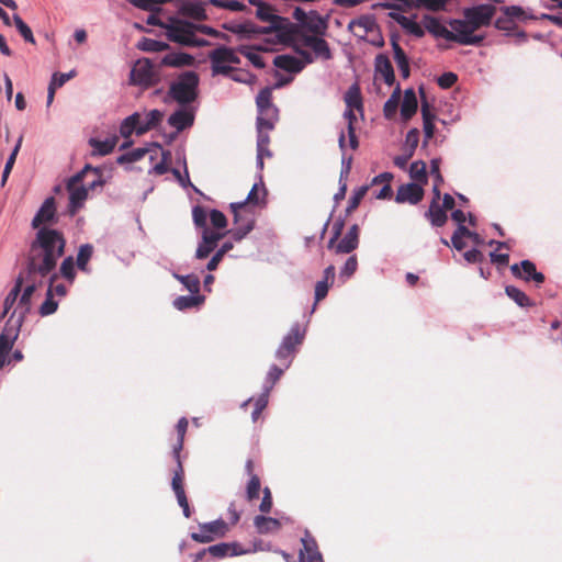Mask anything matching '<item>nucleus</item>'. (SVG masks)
<instances>
[{
  "instance_id": "680f3d73",
  "label": "nucleus",
  "mask_w": 562,
  "mask_h": 562,
  "mask_svg": "<svg viewBox=\"0 0 562 562\" xmlns=\"http://www.w3.org/2000/svg\"><path fill=\"white\" fill-rule=\"evenodd\" d=\"M226 233L220 232V229L212 231L209 227H204L202 229V239L207 241V244L213 245L216 247L217 243L225 236Z\"/></svg>"
},
{
  "instance_id": "ddd939ff",
  "label": "nucleus",
  "mask_w": 562,
  "mask_h": 562,
  "mask_svg": "<svg viewBox=\"0 0 562 562\" xmlns=\"http://www.w3.org/2000/svg\"><path fill=\"white\" fill-rule=\"evenodd\" d=\"M227 531V525L222 519L199 525V532H192L191 538L199 543H209L215 538L224 537Z\"/></svg>"
},
{
  "instance_id": "aec40b11",
  "label": "nucleus",
  "mask_w": 562,
  "mask_h": 562,
  "mask_svg": "<svg viewBox=\"0 0 562 562\" xmlns=\"http://www.w3.org/2000/svg\"><path fill=\"white\" fill-rule=\"evenodd\" d=\"M348 30L359 38H364L369 33L376 30V23L372 15H362L358 19L351 20L348 24Z\"/></svg>"
},
{
  "instance_id": "c9c22d12",
  "label": "nucleus",
  "mask_w": 562,
  "mask_h": 562,
  "mask_svg": "<svg viewBox=\"0 0 562 562\" xmlns=\"http://www.w3.org/2000/svg\"><path fill=\"white\" fill-rule=\"evenodd\" d=\"M172 277L181 282V284L191 293V294H198L200 292V279L195 274H179L176 272H172Z\"/></svg>"
},
{
  "instance_id": "ea45409f",
  "label": "nucleus",
  "mask_w": 562,
  "mask_h": 562,
  "mask_svg": "<svg viewBox=\"0 0 562 562\" xmlns=\"http://www.w3.org/2000/svg\"><path fill=\"white\" fill-rule=\"evenodd\" d=\"M400 98H401V90H400V87H397L393 91L391 97L386 100V102L384 103L383 113L386 119L390 120L395 115L397 108H398Z\"/></svg>"
},
{
  "instance_id": "0eeeda50",
  "label": "nucleus",
  "mask_w": 562,
  "mask_h": 562,
  "mask_svg": "<svg viewBox=\"0 0 562 562\" xmlns=\"http://www.w3.org/2000/svg\"><path fill=\"white\" fill-rule=\"evenodd\" d=\"M98 172V168H93L90 165H86L85 168L74 175L67 181L66 188L69 193V205L68 212L74 216L85 204L88 199V188L82 183L87 171Z\"/></svg>"
},
{
  "instance_id": "f704fd0d",
  "label": "nucleus",
  "mask_w": 562,
  "mask_h": 562,
  "mask_svg": "<svg viewBox=\"0 0 562 562\" xmlns=\"http://www.w3.org/2000/svg\"><path fill=\"white\" fill-rule=\"evenodd\" d=\"M138 122H139V115L138 112H135L124 119L120 126V134L124 138H128L134 132L138 135Z\"/></svg>"
},
{
  "instance_id": "bb28decb",
  "label": "nucleus",
  "mask_w": 562,
  "mask_h": 562,
  "mask_svg": "<svg viewBox=\"0 0 562 562\" xmlns=\"http://www.w3.org/2000/svg\"><path fill=\"white\" fill-rule=\"evenodd\" d=\"M418 102L413 89L404 92V99L401 105V116L404 121H408L417 111Z\"/></svg>"
},
{
  "instance_id": "4d7b16f0",
  "label": "nucleus",
  "mask_w": 562,
  "mask_h": 562,
  "mask_svg": "<svg viewBox=\"0 0 562 562\" xmlns=\"http://www.w3.org/2000/svg\"><path fill=\"white\" fill-rule=\"evenodd\" d=\"M76 76L75 70H70L69 72H54L50 79L49 85L55 87L56 89L63 87L68 80Z\"/></svg>"
},
{
  "instance_id": "774afa93",
  "label": "nucleus",
  "mask_w": 562,
  "mask_h": 562,
  "mask_svg": "<svg viewBox=\"0 0 562 562\" xmlns=\"http://www.w3.org/2000/svg\"><path fill=\"white\" fill-rule=\"evenodd\" d=\"M215 249V247L211 244H207L204 239L201 238V241L199 243L196 250H195V258L196 259H205L210 256V254Z\"/></svg>"
},
{
  "instance_id": "20e7f679",
  "label": "nucleus",
  "mask_w": 562,
  "mask_h": 562,
  "mask_svg": "<svg viewBox=\"0 0 562 562\" xmlns=\"http://www.w3.org/2000/svg\"><path fill=\"white\" fill-rule=\"evenodd\" d=\"M215 36L217 32L207 25H199L184 20L172 21L168 25V40L184 46L202 47L209 45L206 40L198 37L196 33Z\"/></svg>"
},
{
  "instance_id": "a18cd8bd",
  "label": "nucleus",
  "mask_w": 562,
  "mask_h": 562,
  "mask_svg": "<svg viewBox=\"0 0 562 562\" xmlns=\"http://www.w3.org/2000/svg\"><path fill=\"white\" fill-rule=\"evenodd\" d=\"M93 254V247L90 244H85L79 247L77 254V266L80 270L86 271L87 265Z\"/></svg>"
},
{
  "instance_id": "6e6552de",
  "label": "nucleus",
  "mask_w": 562,
  "mask_h": 562,
  "mask_svg": "<svg viewBox=\"0 0 562 562\" xmlns=\"http://www.w3.org/2000/svg\"><path fill=\"white\" fill-rule=\"evenodd\" d=\"M272 89H262L257 98L256 104L258 108L257 127H266L267 130H273L279 119V111L276 105L271 102Z\"/></svg>"
},
{
  "instance_id": "49530a36",
  "label": "nucleus",
  "mask_w": 562,
  "mask_h": 562,
  "mask_svg": "<svg viewBox=\"0 0 562 562\" xmlns=\"http://www.w3.org/2000/svg\"><path fill=\"white\" fill-rule=\"evenodd\" d=\"M13 22H14L16 30L22 35V37L26 42L34 44L35 40H34L33 33H32L31 29L29 27V25L20 18V15L14 14Z\"/></svg>"
},
{
  "instance_id": "3c124183",
  "label": "nucleus",
  "mask_w": 562,
  "mask_h": 562,
  "mask_svg": "<svg viewBox=\"0 0 562 562\" xmlns=\"http://www.w3.org/2000/svg\"><path fill=\"white\" fill-rule=\"evenodd\" d=\"M419 142V131L417 128H412L407 132L404 143V151H409L414 155L415 149Z\"/></svg>"
},
{
  "instance_id": "c756f323",
  "label": "nucleus",
  "mask_w": 562,
  "mask_h": 562,
  "mask_svg": "<svg viewBox=\"0 0 562 562\" xmlns=\"http://www.w3.org/2000/svg\"><path fill=\"white\" fill-rule=\"evenodd\" d=\"M254 525L259 533H269L280 528L281 524L278 519L266 516H256Z\"/></svg>"
},
{
  "instance_id": "cd10ccee",
  "label": "nucleus",
  "mask_w": 562,
  "mask_h": 562,
  "mask_svg": "<svg viewBox=\"0 0 562 562\" xmlns=\"http://www.w3.org/2000/svg\"><path fill=\"white\" fill-rule=\"evenodd\" d=\"M116 143V136L108 137L103 140L97 138L89 139V145L92 147L93 156H105L110 154L114 149Z\"/></svg>"
},
{
  "instance_id": "473e14b6",
  "label": "nucleus",
  "mask_w": 562,
  "mask_h": 562,
  "mask_svg": "<svg viewBox=\"0 0 562 562\" xmlns=\"http://www.w3.org/2000/svg\"><path fill=\"white\" fill-rule=\"evenodd\" d=\"M522 277L521 279L525 281L533 280L536 283H542L544 280V276L541 272H538L536 266L530 260H522L520 262Z\"/></svg>"
},
{
  "instance_id": "423d86ee",
  "label": "nucleus",
  "mask_w": 562,
  "mask_h": 562,
  "mask_svg": "<svg viewBox=\"0 0 562 562\" xmlns=\"http://www.w3.org/2000/svg\"><path fill=\"white\" fill-rule=\"evenodd\" d=\"M199 76L186 71L171 82L168 95L179 105H189L198 98Z\"/></svg>"
},
{
  "instance_id": "864d4df0",
  "label": "nucleus",
  "mask_w": 562,
  "mask_h": 562,
  "mask_svg": "<svg viewBox=\"0 0 562 562\" xmlns=\"http://www.w3.org/2000/svg\"><path fill=\"white\" fill-rule=\"evenodd\" d=\"M254 229V222L248 221L245 224L239 225L238 227L231 229L228 233L232 235L234 240L240 241L245 238L251 231Z\"/></svg>"
},
{
  "instance_id": "4c0bfd02",
  "label": "nucleus",
  "mask_w": 562,
  "mask_h": 562,
  "mask_svg": "<svg viewBox=\"0 0 562 562\" xmlns=\"http://www.w3.org/2000/svg\"><path fill=\"white\" fill-rule=\"evenodd\" d=\"M238 52L244 55L255 67L263 68L266 63L262 58L261 52L259 48L249 47V46H240Z\"/></svg>"
},
{
  "instance_id": "0e129e2a",
  "label": "nucleus",
  "mask_w": 562,
  "mask_h": 562,
  "mask_svg": "<svg viewBox=\"0 0 562 562\" xmlns=\"http://www.w3.org/2000/svg\"><path fill=\"white\" fill-rule=\"evenodd\" d=\"M358 261L356 256H350L340 269V278H350L357 270Z\"/></svg>"
},
{
  "instance_id": "13d9d810",
  "label": "nucleus",
  "mask_w": 562,
  "mask_h": 562,
  "mask_svg": "<svg viewBox=\"0 0 562 562\" xmlns=\"http://www.w3.org/2000/svg\"><path fill=\"white\" fill-rule=\"evenodd\" d=\"M148 153V149L145 148H136L132 151H128L117 158L119 164L123 162H134L143 158Z\"/></svg>"
},
{
  "instance_id": "a878e982",
  "label": "nucleus",
  "mask_w": 562,
  "mask_h": 562,
  "mask_svg": "<svg viewBox=\"0 0 562 562\" xmlns=\"http://www.w3.org/2000/svg\"><path fill=\"white\" fill-rule=\"evenodd\" d=\"M305 333L300 329L299 324H294L288 335L282 339L280 346L286 348L290 353L295 352V348L302 344Z\"/></svg>"
},
{
  "instance_id": "f257e3e1",
  "label": "nucleus",
  "mask_w": 562,
  "mask_h": 562,
  "mask_svg": "<svg viewBox=\"0 0 562 562\" xmlns=\"http://www.w3.org/2000/svg\"><path fill=\"white\" fill-rule=\"evenodd\" d=\"M65 239L59 232L43 227L36 234V240L32 245L34 255L30 262V270L41 276L48 274L63 256Z\"/></svg>"
},
{
  "instance_id": "8fccbe9b",
  "label": "nucleus",
  "mask_w": 562,
  "mask_h": 562,
  "mask_svg": "<svg viewBox=\"0 0 562 562\" xmlns=\"http://www.w3.org/2000/svg\"><path fill=\"white\" fill-rule=\"evenodd\" d=\"M156 151L160 153L161 160L157 162L149 172H155L156 175H164L168 170L167 162L171 158V154L170 151H165L160 146L156 147Z\"/></svg>"
},
{
  "instance_id": "1a4fd4ad",
  "label": "nucleus",
  "mask_w": 562,
  "mask_h": 562,
  "mask_svg": "<svg viewBox=\"0 0 562 562\" xmlns=\"http://www.w3.org/2000/svg\"><path fill=\"white\" fill-rule=\"evenodd\" d=\"M209 58L213 76L228 75L233 70L232 65L240 63L236 50L226 46H220L213 49L209 54Z\"/></svg>"
},
{
  "instance_id": "412c9836",
  "label": "nucleus",
  "mask_w": 562,
  "mask_h": 562,
  "mask_svg": "<svg viewBox=\"0 0 562 562\" xmlns=\"http://www.w3.org/2000/svg\"><path fill=\"white\" fill-rule=\"evenodd\" d=\"M205 7V1L187 0L181 3L179 12L182 15L189 16L193 20L203 21L207 19Z\"/></svg>"
},
{
  "instance_id": "c03bdc74",
  "label": "nucleus",
  "mask_w": 562,
  "mask_h": 562,
  "mask_svg": "<svg viewBox=\"0 0 562 562\" xmlns=\"http://www.w3.org/2000/svg\"><path fill=\"white\" fill-rule=\"evenodd\" d=\"M398 24L406 30L408 33L413 34L416 37H423L425 34L424 29L412 18L408 16H400Z\"/></svg>"
},
{
  "instance_id": "5701e85b",
  "label": "nucleus",
  "mask_w": 562,
  "mask_h": 562,
  "mask_svg": "<svg viewBox=\"0 0 562 562\" xmlns=\"http://www.w3.org/2000/svg\"><path fill=\"white\" fill-rule=\"evenodd\" d=\"M359 245V227L353 224L341 240L336 245L335 251L337 254H350Z\"/></svg>"
},
{
  "instance_id": "09e8293b",
  "label": "nucleus",
  "mask_w": 562,
  "mask_h": 562,
  "mask_svg": "<svg viewBox=\"0 0 562 562\" xmlns=\"http://www.w3.org/2000/svg\"><path fill=\"white\" fill-rule=\"evenodd\" d=\"M256 15L259 20L272 24V21L280 15L274 14L273 9L265 3H258Z\"/></svg>"
},
{
  "instance_id": "f8f14e48",
  "label": "nucleus",
  "mask_w": 562,
  "mask_h": 562,
  "mask_svg": "<svg viewBox=\"0 0 562 562\" xmlns=\"http://www.w3.org/2000/svg\"><path fill=\"white\" fill-rule=\"evenodd\" d=\"M300 57L291 56L288 54L277 55L273 58V65L281 70H284L290 74H297L303 70V68L313 63V56L311 53L300 49V47L294 48Z\"/></svg>"
},
{
  "instance_id": "de8ad7c7",
  "label": "nucleus",
  "mask_w": 562,
  "mask_h": 562,
  "mask_svg": "<svg viewBox=\"0 0 562 562\" xmlns=\"http://www.w3.org/2000/svg\"><path fill=\"white\" fill-rule=\"evenodd\" d=\"M187 428H188V419L186 417H181L177 424L178 442L173 448V453H175L176 458H179V456H180L179 452L182 449L183 439H184Z\"/></svg>"
},
{
  "instance_id": "4be33fe9",
  "label": "nucleus",
  "mask_w": 562,
  "mask_h": 562,
  "mask_svg": "<svg viewBox=\"0 0 562 562\" xmlns=\"http://www.w3.org/2000/svg\"><path fill=\"white\" fill-rule=\"evenodd\" d=\"M138 135L148 132L159 125L164 117V112L157 109L150 111L138 112Z\"/></svg>"
},
{
  "instance_id": "72a5a7b5",
  "label": "nucleus",
  "mask_w": 562,
  "mask_h": 562,
  "mask_svg": "<svg viewBox=\"0 0 562 562\" xmlns=\"http://www.w3.org/2000/svg\"><path fill=\"white\" fill-rule=\"evenodd\" d=\"M426 216L430 220L434 226L440 227L447 221V214L442 207L436 201H432L429 210L426 212Z\"/></svg>"
},
{
  "instance_id": "58836bf2",
  "label": "nucleus",
  "mask_w": 562,
  "mask_h": 562,
  "mask_svg": "<svg viewBox=\"0 0 562 562\" xmlns=\"http://www.w3.org/2000/svg\"><path fill=\"white\" fill-rule=\"evenodd\" d=\"M505 293L520 307H527L531 305V301L526 295V293L514 285H507L505 288Z\"/></svg>"
},
{
  "instance_id": "052dcab7",
  "label": "nucleus",
  "mask_w": 562,
  "mask_h": 562,
  "mask_svg": "<svg viewBox=\"0 0 562 562\" xmlns=\"http://www.w3.org/2000/svg\"><path fill=\"white\" fill-rule=\"evenodd\" d=\"M229 78L236 82L250 85L255 80V77L245 70L234 69L227 75Z\"/></svg>"
},
{
  "instance_id": "79ce46f5",
  "label": "nucleus",
  "mask_w": 562,
  "mask_h": 562,
  "mask_svg": "<svg viewBox=\"0 0 562 562\" xmlns=\"http://www.w3.org/2000/svg\"><path fill=\"white\" fill-rule=\"evenodd\" d=\"M233 243L231 241H225L217 250L216 252L212 256V258L209 260L207 265H206V269L209 271H214L216 270L217 266L220 265V262L222 261L223 257L225 256V254H227L229 250L233 249Z\"/></svg>"
},
{
  "instance_id": "6ab92c4d",
  "label": "nucleus",
  "mask_w": 562,
  "mask_h": 562,
  "mask_svg": "<svg viewBox=\"0 0 562 562\" xmlns=\"http://www.w3.org/2000/svg\"><path fill=\"white\" fill-rule=\"evenodd\" d=\"M56 222V206L55 199L49 196L45 199L42 206L32 220L33 227H38L42 224Z\"/></svg>"
},
{
  "instance_id": "39448f33",
  "label": "nucleus",
  "mask_w": 562,
  "mask_h": 562,
  "mask_svg": "<svg viewBox=\"0 0 562 562\" xmlns=\"http://www.w3.org/2000/svg\"><path fill=\"white\" fill-rule=\"evenodd\" d=\"M35 291V285L30 284L25 286L21 293V279L16 280L15 285L10 290L3 302V311L1 318L5 317L9 313V317L15 319L19 323H23L25 315L31 310V297Z\"/></svg>"
},
{
  "instance_id": "f03ea898",
  "label": "nucleus",
  "mask_w": 562,
  "mask_h": 562,
  "mask_svg": "<svg viewBox=\"0 0 562 562\" xmlns=\"http://www.w3.org/2000/svg\"><path fill=\"white\" fill-rule=\"evenodd\" d=\"M496 12L492 4H480L464 10V19H453L449 25L453 31L460 33L461 45H479L483 42V35H475L474 32L491 24Z\"/></svg>"
},
{
  "instance_id": "bf43d9fd",
  "label": "nucleus",
  "mask_w": 562,
  "mask_h": 562,
  "mask_svg": "<svg viewBox=\"0 0 562 562\" xmlns=\"http://www.w3.org/2000/svg\"><path fill=\"white\" fill-rule=\"evenodd\" d=\"M57 306H58V303L56 301H54L53 296H52V289H48L47 297L40 307L41 315L47 316V315L55 313V311L57 310Z\"/></svg>"
},
{
  "instance_id": "603ef678",
  "label": "nucleus",
  "mask_w": 562,
  "mask_h": 562,
  "mask_svg": "<svg viewBox=\"0 0 562 562\" xmlns=\"http://www.w3.org/2000/svg\"><path fill=\"white\" fill-rule=\"evenodd\" d=\"M260 492V480L258 475L251 474V477L248 481L246 495L248 501H254L259 497Z\"/></svg>"
},
{
  "instance_id": "4468645a",
  "label": "nucleus",
  "mask_w": 562,
  "mask_h": 562,
  "mask_svg": "<svg viewBox=\"0 0 562 562\" xmlns=\"http://www.w3.org/2000/svg\"><path fill=\"white\" fill-rule=\"evenodd\" d=\"M266 188L263 183H255L249 191L247 198L240 202L231 203V210L234 213V222L237 224L239 222V211L244 209L247 204L254 205H263L266 199Z\"/></svg>"
},
{
  "instance_id": "b1692460",
  "label": "nucleus",
  "mask_w": 562,
  "mask_h": 562,
  "mask_svg": "<svg viewBox=\"0 0 562 562\" xmlns=\"http://www.w3.org/2000/svg\"><path fill=\"white\" fill-rule=\"evenodd\" d=\"M225 29L232 33L238 34L247 38L261 35V27L257 26L255 23L250 21L232 22L229 24H226Z\"/></svg>"
},
{
  "instance_id": "a19ab883",
  "label": "nucleus",
  "mask_w": 562,
  "mask_h": 562,
  "mask_svg": "<svg viewBox=\"0 0 562 562\" xmlns=\"http://www.w3.org/2000/svg\"><path fill=\"white\" fill-rule=\"evenodd\" d=\"M207 552L214 558H224L237 555L238 552L235 550L234 544L229 543H217L207 548Z\"/></svg>"
},
{
  "instance_id": "338daca9",
  "label": "nucleus",
  "mask_w": 562,
  "mask_h": 562,
  "mask_svg": "<svg viewBox=\"0 0 562 562\" xmlns=\"http://www.w3.org/2000/svg\"><path fill=\"white\" fill-rule=\"evenodd\" d=\"M449 1L450 0H416V4L431 11H439L442 10Z\"/></svg>"
},
{
  "instance_id": "9b49d317",
  "label": "nucleus",
  "mask_w": 562,
  "mask_h": 562,
  "mask_svg": "<svg viewBox=\"0 0 562 562\" xmlns=\"http://www.w3.org/2000/svg\"><path fill=\"white\" fill-rule=\"evenodd\" d=\"M21 326V323L9 317L0 334V370L11 363L9 352L19 337Z\"/></svg>"
},
{
  "instance_id": "c85d7f7f",
  "label": "nucleus",
  "mask_w": 562,
  "mask_h": 562,
  "mask_svg": "<svg viewBox=\"0 0 562 562\" xmlns=\"http://www.w3.org/2000/svg\"><path fill=\"white\" fill-rule=\"evenodd\" d=\"M204 300V296L200 295L199 293L191 295H180L173 300L172 305L178 311H186L200 306Z\"/></svg>"
},
{
  "instance_id": "69168bd1",
  "label": "nucleus",
  "mask_w": 562,
  "mask_h": 562,
  "mask_svg": "<svg viewBox=\"0 0 562 562\" xmlns=\"http://www.w3.org/2000/svg\"><path fill=\"white\" fill-rule=\"evenodd\" d=\"M367 190H368V187H361L357 191L353 192L352 196H350V199L348 201V206H347V210H346L347 213H350L355 209L358 207V205L361 202V200L363 199Z\"/></svg>"
},
{
  "instance_id": "7c9ffc66",
  "label": "nucleus",
  "mask_w": 562,
  "mask_h": 562,
  "mask_svg": "<svg viewBox=\"0 0 562 562\" xmlns=\"http://www.w3.org/2000/svg\"><path fill=\"white\" fill-rule=\"evenodd\" d=\"M303 27L314 33L313 35H317L323 33L326 30L327 25L322 16L312 12L311 14H307L305 16Z\"/></svg>"
},
{
  "instance_id": "dca6fc26",
  "label": "nucleus",
  "mask_w": 562,
  "mask_h": 562,
  "mask_svg": "<svg viewBox=\"0 0 562 562\" xmlns=\"http://www.w3.org/2000/svg\"><path fill=\"white\" fill-rule=\"evenodd\" d=\"M423 22L424 27L435 37H441L460 44V33L452 29L451 31L448 30L438 19L426 15Z\"/></svg>"
},
{
  "instance_id": "6e6d98bb",
  "label": "nucleus",
  "mask_w": 562,
  "mask_h": 562,
  "mask_svg": "<svg viewBox=\"0 0 562 562\" xmlns=\"http://www.w3.org/2000/svg\"><path fill=\"white\" fill-rule=\"evenodd\" d=\"M60 273L70 283L74 281L76 272H75V262H74L72 257H67L63 260L61 266H60Z\"/></svg>"
},
{
  "instance_id": "5fc2aeb1",
  "label": "nucleus",
  "mask_w": 562,
  "mask_h": 562,
  "mask_svg": "<svg viewBox=\"0 0 562 562\" xmlns=\"http://www.w3.org/2000/svg\"><path fill=\"white\" fill-rule=\"evenodd\" d=\"M192 218H193V223L196 227H200L202 229H204V227H207L206 226L207 212L204 207H202L200 205H195L192 209Z\"/></svg>"
},
{
  "instance_id": "7ed1b4c3",
  "label": "nucleus",
  "mask_w": 562,
  "mask_h": 562,
  "mask_svg": "<svg viewBox=\"0 0 562 562\" xmlns=\"http://www.w3.org/2000/svg\"><path fill=\"white\" fill-rule=\"evenodd\" d=\"M301 27L285 18H277L272 24H267L261 27V35H265L267 44L272 46L283 45L300 47L301 42Z\"/></svg>"
},
{
  "instance_id": "9d476101",
  "label": "nucleus",
  "mask_w": 562,
  "mask_h": 562,
  "mask_svg": "<svg viewBox=\"0 0 562 562\" xmlns=\"http://www.w3.org/2000/svg\"><path fill=\"white\" fill-rule=\"evenodd\" d=\"M158 81V71L149 59L142 58L133 65L130 74L131 85L148 88L156 85Z\"/></svg>"
},
{
  "instance_id": "2eb2a0df",
  "label": "nucleus",
  "mask_w": 562,
  "mask_h": 562,
  "mask_svg": "<svg viewBox=\"0 0 562 562\" xmlns=\"http://www.w3.org/2000/svg\"><path fill=\"white\" fill-rule=\"evenodd\" d=\"M195 112L190 105H180L178 110L170 114L168 124L178 133L190 127L194 123Z\"/></svg>"
},
{
  "instance_id": "37998d69",
  "label": "nucleus",
  "mask_w": 562,
  "mask_h": 562,
  "mask_svg": "<svg viewBox=\"0 0 562 562\" xmlns=\"http://www.w3.org/2000/svg\"><path fill=\"white\" fill-rule=\"evenodd\" d=\"M345 102L347 108L360 110L362 108V101L360 90L358 86H351L345 94Z\"/></svg>"
},
{
  "instance_id": "e433bc0d",
  "label": "nucleus",
  "mask_w": 562,
  "mask_h": 562,
  "mask_svg": "<svg viewBox=\"0 0 562 562\" xmlns=\"http://www.w3.org/2000/svg\"><path fill=\"white\" fill-rule=\"evenodd\" d=\"M409 177L414 180L413 183L423 187L427 182L426 164L423 160L414 161L409 167Z\"/></svg>"
},
{
  "instance_id": "f3484780",
  "label": "nucleus",
  "mask_w": 562,
  "mask_h": 562,
  "mask_svg": "<svg viewBox=\"0 0 562 562\" xmlns=\"http://www.w3.org/2000/svg\"><path fill=\"white\" fill-rule=\"evenodd\" d=\"M301 46L311 48L315 57H319L325 60L331 58V53L327 42L317 35L304 34L302 32L300 47Z\"/></svg>"
},
{
  "instance_id": "393cba45",
  "label": "nucleus",
  "mask_w": 562,
  "mask_h": 562,
  "mask_svg": "<svg viewBox=\"0 0 562 562\" xmlns=\"http://www.w3.org/2000/svg\"><path fill=\"white\" fill-rule=\"evenodd\" d=\"M375 72L387 86H392L394 83L395 76L393 66L385 55H378L375 57Z\"/></svg>"
},
{
  "instance_id": "2f4dec72",
  "label": "nucleus",
  "mask_w": 562,
  "mask_h": 562,
  "mask_svg": "<svg viewBox=\"0 0 562 562\" xmlns=\"http://www.w3.org/2000/svg\"><path fill=\"white\" fill-rule=\"evenodd\" d=\"M193 58L183 53H170L167 54L161 58L160 64L165 66H171V67H180L190 65L192 63Z\"/></svg>"
},
{
  "instance_id": "e2e57ef3",
  "label": "nucleus",
  "mask_w": 562,
  "mask_h": 562,
  "mask_svg": "<svg viewBox=\"0 0 562 562\" xmlns=\"http://www.w3.org/2000/svg\"><path fill=\"white\" fill-rule=\"evenodd\" d=\"M209 216L214 228L223 229L227 226V220L223 212L214 209L211 210Z\"/></svg>"
},
{
  "instance_id": "a211bd4d",
  "label": "nucleus",
  "mask_w": 562,
  "mask_h": 562,
  "mask_svg": "<svg viewBox=\"0 0 562 562\" xmlns=\"http://www.w3.org/2000/svg\"><path fill=\"white\" fill-rule=\"evenodd\" d=\"M424 195L423 187L418 183H406L397 189L395 201L397 203L417 204Z\"/></svg>"
}]
</instances>
